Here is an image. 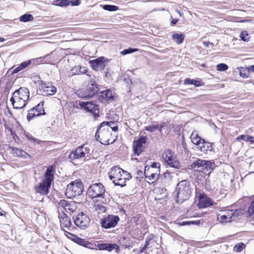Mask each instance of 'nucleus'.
Returning <instances> with one entry per match:
<instances>
[{
  "label": "nucleus",
  "instance_id": "46",
  "mask_svg": "<svg viewBox=\"0 0 254 254\" xmlns=\"http://www.w3.org/2000/svg\"><path fill=\"white\" fill-rule=\"evenodd\" d=\"M76 94L77 95L78 97L81 98H90L89 97H88V93L86 92V91L84 92L83 91L81 90L77 91L76 92Z\"/></svg>",
  "mask_w": 254,
  "mask_h": 254
},
{
  "label": "nucleus",
  "instance_id": "47",
  "mask_svg": "<svg viewBox=\"0 0 254 254\" xmlns=\"http://www.w3.org/2000/svg\"><path fill=\"white\" fill-rule=\"evenodd\" d=\"M228 68V66L227 64H219L217 65L216 68L218 71H225L227 70Z\"/></svg>",
  "mask_w": 254,
  "mask_h": 254
},
{
  "label": "nucleus",
  "instance_id": "56",
  "mask_svg": "<svg viewBox=\"0 0 254 254\" xmlns=\"http://www.w3.org/2000/svg\"><path fill=\"white\" fill-rule=\"evenodd\" d=\"M71 3L72 5L77 6L79 5L80 3V0H70L69 2Z\"/></svg>",
  "mask_w": 254,
  "mask_h": 254
},
{
  "label": "nucleus",
  "instance_id": "2",
  "mask_svg": "<svg viewBox=\"0 0 254 254\" xmlns=\"http://www.w3.org/2000/svg\"><path fill=\"white\" fill-rule=\"evenodd\" d=\"M29 97V91L27 88L20 87L12 94L10 101L14 108L22 109L26 105V102Z\"/></svg>",
  "mask_w": 254,
  "mask_h": 254
},
{
  "label": "nucleus",
  "instance_id": "8",
  "mask_svg": "<svg viewBox=\"0 0 254 254\" xmlns=\"http://www.w3.org/2000/svg\"><path fill=\"white\" fill-rule=\"evenodd\" d=\"M164 162L170 167L176 169H180L181 165L176 156L173 155V153L170 150H165L162 155Z\"/></svg>",
  "mask_w": 254,
  "mask_h": 254
},
{
  "label": "nucleus",
  "instance_id": "3",
  "mask_svg": "<svg viewBox=\"0 0 254 254\" xmlns=\"http://www.w3.org/2000/svg\"><path fill=\"white\" fill-rule=\"evenodd\" d=\"M191 186L190 182L182 180L179 182L176 188V201L178 203H182L188 200L191 194Z\"/></svg>",
  "mask_w": 254,
  "mask_h": 254
},
{
  "label": "nucleus",
  "instance_id": "12",
  "mask_svg": "<svg viewBox=\"0 0 254 254\" xmlns=\"http://www.w3.org/2000/svg\"><path fill=\"white\" fill-rule=\"evenodd\" d=\"M58 208L64 209L67 213H72L76 209V203L75 201H67L61 199L58 203Z\"/></svg>",
  "mask_w": 254,
  "mask_h": 254
},
{
  "label": "nucleus",
  "instance_id": "21",
  "mask_svg": "<svg viewBox=\"0 0 254 254\" xmlns=\"http://www.w3.org/2000/svg\"><path fill=\"white\" fill-rule=\"evenodd\" d=\"M42 85H41L43 92L46 95H54L56 91L57 88L52 85H47L46 83L42 82Z\"/></svg>",
  "mask_w": 254,
  "mask_h": 254
},
{
  "label": "nucleus",
  "instance_id": "25",
  "mask_svg": "<svg viewBox=\"0 0 254 254\" xmlns=\"http://www.w3.org/2000/svg\"><path fill=\"white\" fill-rule=\"evenodd\" d=\"M74 242L76 243L77 244L82 246L83 247L93 249H94L93 246L94 244L90 243L87 241L86 239H71Z\"/></svg>",
  "mask_w": 254,
  "mask_h": 254
},
{
  "label": "nucleus",
  "instance_id": "61",
  "mask_svg": "<svg viewBox=\"0 0 254 254\" xmlns=\"http://www.w3.org/2000/svg\"><path fill=\"white\" fill-rule=\"evenodd\" d=\"M209 44H210L209 42H203V45H204V47H207L209 46Z\"/></svg>",
  "mask_w": 254,
  "mask_h": 254
},
{
  "label": "nucleus",
  "instance_id": "64",
  "mask_svg": "<svg viewBox=\"0 0 254 254\" xmlns=\"http://www.w3.org/2000/svg\"><path fill=\"white\" fill-rule=\"evenodd\" d=\"M5 41V39L3 38L0 37V42H2Z\"/></svg>",
  "mask_w": 254,
  "mask_h": 254
},
{
  "label": "nucleus",
  "instance_id": "28",
  "mask_svg": "<svg viewBox=\"0 0 254 254\" xmlns=\"http://www.w3.org/2000/svg\"><path fill=\"white\" fill-rule=\"evenodd\" d=\"M191 142L196 146V147L202 142V139L199 137L196 131L193 132L190 136Z\"/></svg>",
  "mask_w": 254,
  "mask_h": 254
},
{
  "label": "nucleus",
  "instance_id": "23",
  "mask_svg": "<svg viewBox=\"0 0 254 254\" xmlns=\"http://www.w3.org/2000/svg\"><path fill=\"white\" fill-rule=\"evenodd\" d=\"M175 175L171 172L166 171L162 177V181L165 184L169 185L170 183L173 182Z\"/></svg>",
  "mask_w": 254,
  "mask_h": 254
},
{
  "label": "nucleus",
  "instance_id": "57",
  "mask_svg": "<svg viewBox=\"0 0 254 254\" xmlns=\"http://www.w3.org/2000/svg\"><path fill=\"white\" fill-rule=\"evenodd\" d=\"M190 223H192V224H197L198 222H195V221H192V222H183L182 224H181V225H185L186 224H190Z\"/></svg>",
  "mask_w": 254,
  "mask_h": 254
},
{
  "label": "nucleus",
  "instance_id": "58",
  "mask_svg": "<svg viewBox=\"0 0 254 254\" xmlns=\"http://www.w3.org/2000/svg\"><path fill=\"white\" fill-rule=\"evenodd\" d=\"M194 85L196 86H199L201 85L200 81L194 80Z\"/></svg>",
  "mask_w": 254,
  "mask_h": 254
},
{
  "label": "nucleus",
  "instance_id": "59",
  "mask_svg": "<svg viewBox=\"0 0 254 254\" xmlns=\"http://www.w3.org/2000/svg\"><path fill=\"white\" fill-rule=\"evenodd\" d=\"M248 70L254 72V65H250L248 67Z\"/></svg>",
  "mask_w": 254,
  "mask_h": 254
},
{
  "label": "nucleus",
  "instance_id": "49",
  "mask_svg": "<svg viewBox=\"0 0 254 254\" xmlns=\"http://www.w3.org/2000/svg\"><path fill=\"white\" fill-rule=\"evenodd\" d=\"M241 39L244 41H248L249 39V34L247 31H242L240 35Z\"/></svg>",
  "mask_w": 254,
  "mask_h": 254
},
{
  "label": "nucleus",
  "instance_id": "53",
  "mask_svg": "<svg viewBox=\"0 0 254 254\" xmlns=\"http://www.w3.org/2000/svg\"><path fill=\"white\" fill-rule=\"evenodd\" d=\"M96 210H98L99 212H103L106 211V207L102 205H97L96 206Z\"/></svg>",
  "mask_w": 254,
  "mask_h": 254
},
{
  "label": "nucleus",
  "instance_id": "60",
  "mask_svg": "<svg viewBox=\"0 0 254 254\" xmlns=\"http://www.w3.org/2000/svg\"><path fill=\"white\" fill-rule=\"evenodd\" d=\"M178 21V20L177 19H174L172 20L171 23L173 25L177 23V22Z\"/></svg>",
  "mask_w": 254,
  "mask_h": 254
},
{
  "label": "nucleus",
  "instance_id": "36",
  "mask_svg": "<svg viewBox=\"0 0 254 254\" xmlns=\"http://www.w3.org/2000/svg\"><path fill=\"white\" fill-rule=\"evenodd\" d=\"M41 115L40 111L37 112L35 109H31L28 111L27 118L28 120H31L33 117Z\"/></svg>",
  "mask_w": 254,
  "mask_h": 254
},
{
  "label": "nucleus",
  "instance_id": "63",
  "mask_svg": "<svg viewBox=\"0 0 254 254\" xmlns=\"http://www.w3.org/2000/svg\"><path fill=\"white\" fill-rule=\"evenodd\" d=\"M176 11H177V12L179 14V15H180V16H181V17H182V14L181 13V12L180 11H179V10H176Z\"/></svg>",
  "mask_w": 254,
  "mask_h": 254
},
{
  "label": "nucleus",
  "instance_id": "45",
  "mask_svg": "<svg viewBox=\"0 0 254 254\" xmlns=\"http://www.w3.org/2000/svg\"><path fill=\"white\" fill-rule=\"evenodd\" d=\"M138 50V49H132V48H128L127 49H125L121 52V54L122 55H126L128 54L132 53L133 52H136Z\"/></svg>",
  "mask_w": 254,
  "mask_h": 254
},
{
  "label": "nucleus",
  "instance_id": "44",
  "mask_svg": "<svg viewBox=\"0 0 254 254\" xmlns=\"http://www.w3.org/2000/svg\"><path fill=\"white\" fill-rule=\"evenodd\" d=\"M103 9L110 11H114L118 9V7L116 5L106 4L103 6Z\"/></svg>",
  "mask_w": 254,
  "mask_h": 254
},
{
  "label": "nucleus",
  "instance_id": "33",
  "mask_svg": "<svg viewBox=\"0 0 254 254\" xmlns=\"http://www.w3.org/2000/svg\"><path fill=\"white\" fill-rule=\"evenodd\" d=\"M162 127L163 126L162 125H159L158 124H156L147 127L145 128V130L151 132H155L156 130H159V131L161 132V129Z\"/></svg>",
  "mask_w": 254,
  "mask_h": 254
},
{
  "label": "nucleus",
  "instance_id": "26",
  "mask_svg": "<svg viewBox=\"0 0 254 254\" xmlns=\"http://www.w3.org/2000/svg\"><path fill=\"white\" fill-rule=\"evenodd\" d=\"M60 223L61 226L63 228H68L71 225L70 218L65 214H64L63 216L60 218Z\"/></svg>",
  "mask_w": 254,
  "mask_h": 254
},
{
  "label": "nucleus",
  "instance_id": "51",
  "mask_svg": "<svg viewBox=\"0 0 254 254\" xmlns=\"http://www.w3.org/2000/svg\"><path fill=\"white\" fill-rule=\"evenodd\" d=\"M33 109H35L37 112L40 111L41 115H42L43 114V112H44L43 108V105H40V104L33 108Z\"/></svg>",
  "mask_w": 254,
  "mask_h": 254
},
{
  "label": "nucleus",
  "instance_id": "29",
  "mask_svg": "<svg viewBox=\"0 0 254 254\" xmlns=\"http://www.w3.org/2000/svg\"><path fill=\"white\" fill-rule=\"evenodd\" d=\"M101 125L105 126V128L108 127L109 128V130L114 131H117L118 130V126L116 123L113 122H104L101 124Z\"/></svg>",
  "mask_w": 254,
  "mask_h": 254
},
{
  "label": "nucleus",
  "instance_id": "43",
  "mask_svg": "<svg viewBox=\"0 0 254 254\" xmlns=\"http://www.w3.org/2000/svg\"><path fill=\"white\" fill-rule=\"evenodd\" d=\"M237 139H242L246 141L251 142L253 143L254 142V138L252 136L248 135H241L238 137Z\"/></svg>",
  "mask_w": 254,
  "mask_h": 254
},
{
  "label": "nucleus",
  "instance_id": "10",
  "mask_svg": "<svg viewBox=\"0 0 254 254\" xmlns=\"http://www.w3.org/2000/svg\"><path fill=\"white\" fill-rule=\"evenodd\" d=\"M196 198L198 201L197 205L199 208H206L213 205L212 200L200 191H196Z\"/></svg>",
  "mask_w": 254,
  "mask_h": 254
},
{
  "label": "nucleus",
  "instance_id": "35",
  "mask_svg": "<svg viewBox=\"0 0 254 254\" xmlns=\"http://www.w3.org/2000/svg\"><path fill=\"white\" fill-rule=\"evenodd\" d=\"M13 154L18 157L26 158L29 154L21 149L15 148L13 150Z\"/></svg>",
  "mask_w": 254,
  "mask_h": 254
},
{
  "label": "nucleus",
  "instance_id": "41",
  "mask_svg": "<svg viewBox=\"0 0 254 254\" xmlns=\"http://www.w3.org/2000/svg\"><path fill=\"white\" fill-rule=\"evenodd\" d=\"M20 21L21 22H28L32 21L33 19V17L31 14H25L20 17Z\"/></svg>",
  "mask_w": 254,
  "mask_h": 254
},
{
  "label": "nucleus",
  "instance_id": "22",
  "mask_svg": "<svg viewBox=\"0 0 254 254\" xmlns=\"http://www.w3.org/2000/svg\"><path fill=\"white\" fill-rule=\"evenodd\" d=\"M53 170V168L52 166H50L47 169L45 174V179L43 180V181L50 186L54 180V175L52 173Z\"/></svg>",
  "mask_w": 254,
  "mask_h": 254
},
{
  "label": "nucleus",
  "instance_id": "16",
  "mask_svg": "<svg viewBox=\"0 0 254 254\" xmlns=\"http://www.w3.org/2000/svg\"><path fill=\"white\" fill-rule=\"evenodd\" d=\"M160 174V170L157 169V171L154 170H150L149 169L147 171L145 170L144 174L145 177L146 179L147 182L150 183L152 182L153 183L158 178V175Z\"/></svg>",
  "mask_w": 254,
  "mask_h": 254
},
{
  "label": "nucleus",
  "instance_id": "55",
  "mask_svg": "<svg viewBox=\"0 0 254 254\" xmlns=\"http://www.w3.org/2000/svg\"><path fill=\"white\" fill-rule=\"evenodd\" d=\"M240 75L244 78L247 77L248 75L246 73V70L245 69H241L240 70Z\"/></svg>",
  "mask_w": 254,
  "mask_h": 254
},
{
  "label": "nucleus",
  "instance_id": "39",
  "mask_svg": "<svg viewBox=\"0 0 254 254\" xmlns=\"http://www.w3.org/2000/svg\"><path fill=\"white\" fill-rule=\"evenodd\" d=\"M173 38L177 44H180L183 42L184 36L181 34L176 33L173 34Z\"/></svg>",
  "mask_w": 254,
  "mask_h": 254
},
{
  "label": "nucleus",
  "instance_id": "9",
  "mask_svg": "<svg viewBox=\"0 0 254 254\" xmlns=\"http://www.w3.org/2000/svg\"><path fill=\"white\" fill-rule=\"evenodd\" d=\"M73 219L75 225L83 229L87 227L90 221L89 217L83 212L73 217Z\"/></svg>",
  "mask_w": 254,
  "mask_h": 254
},
{
  "label": "nucleus",
  "instance_id": "62",
  "mask_svg": "<svg viewBox=\"0 0 254 254\" xmlns=\"http://www.w3.org/2000/svg\"><path fill=\"white\" fill-rule=\"evenodd\" d=\"M3 212H4V211L0 207V216L3 215L4 214Z\"/></svg>",
  "mask_w": 254,
  "mask_h": 254
},
{
  "label": "nucleus",
  "instance_id": "42",
  "mask_svg": "<svg viewBox=\"0 0 254 254\" xmlns=\"http://www.w3.org/2000/svg\"><path fill=\"white\" fill-rule=\"evenodd\" d=\"M246 247L245 245L243 243H239L235 245L234 251L237 253L242 252Z\"/></svg>",
  "mask_w": 254,
  "mask_h": 254
},
{
  "label": "nucleus",
  "instance_id": "11",
  "mask_svg": "<svg viewBox=\"0 0 254 254\" xmlns=\"http://www.w3.org/2000/svg\"><path fill=\"white\" fill-rule=\"evenodd\" d=\"M79 105L85 111L91 113L95 117L99 113L98 106L94 102H79Z\"/></svg>",
  "mask_w": 254,
  "mask_h": 254
},
{
  "label": "nucleus",
  "instance_id": "4",
  "mask_svg": "<svg viewBox=\"0 0 254 254\" xmlns=\"http://www.w3.org/2000/svg\"><path fill=\"white\" fill-rule=\"evenodd\" d=\"M83 190V186L81 181L76 180L67 186L65 194L68 198L79 195Z\"/></svg>",
  "mask_w": 254,
  "mask_h": 254
},
{
  "label": "nucleus",
  "instance_id": "52",
  "mask_svg": "<svg viewBox=\"0 0 254 254\" xmlns=\"http://www.w3.org/2000/svg\"><path fill=\"white\" fill-rule=\"evenodd\" d=\"M76 69H79V72L82 74H86L87 75L90 76V75H89L87 73V70L85 68V67H82L81 66H77L75 67Z\"/></svg>",
  "mask_w": 254,
  "mask_h": 254
},
{
  "label": "nucleus",
  "instance_id": "40",
  "mask_svg": "<svg viewBox=\"0 0 254 254\" xmlns=\"http://www.w3.org/2000/svg\"><path fill=\"white\" fill-rule=\"evenodd\" d=\"M26 138L32 143L34 144H38L41 142V140L39 139L35 138L31 134L28 133L26 134Z\"/></svg>",
  "mask_w": 254,
  "mask_h": 254
},
{
  "label": "nucleus",
  "instance_id": "7",
  "mask_svg": "<svg viewBox=\"0 0 254 254\" xmlns=\"http://www.w3.org/2000/svg\"><path fill=\"white\" fill-rule=\"evenodd\" d=\"M109 128H105V126L101 125L98 128L95 134L96 139L103 144L110 143L111 138V131L109 130Z\"/></svg>",
  "mask_w": 254,
  "mask_h": 254
},
{
  "label": "nucleus",
  "instance_id": "20",
  "mask_svg": "<svg viewBox=\"0 0 254 254\" xmlns=\"http://www.w3.org/2000/svg\"><path fill=\"white\" fill-rule=\"evenodd\" d=\"M204 160L197 159L190 164V167L195 171L203 172Z\"/></svg>",
  "mask_w": 254,
  "mask_h": 254
},
{
  "label": "nucleus",
  "instance_id": "50",
  "mask_svg": "<svg viewBox=\"0 0 254 254\" xmlns=\"http://www.w3.org/2000/svg\"><path fill=\"white\" fill-rule=\"evenodd\" d=\"M160 164L159 163L154 162L151 165V168L150 170H154L157 171V169L159 170Z\"/></svg>",
  "mask_w": 254,
  "mask_h": 254
},
{
  "label": "nucleus",
  "instance_id": "34",
  "mask_svg": "<svg viewBox=\"0 0 254 254\" xmlns=\"http://www.w3.org/2000/svg\"><path fill=\"white\" fill-rule=\"evenodd\" d=\"M154 191L155 193H160V197H159L158 196V197L157 198H156V199H161L162 198H165V197L167 196V193H166V190L165 189H163V188H156L155 190H154ZM158 195H159L158 194H157Z\"/></svg>",
  "mask_w": 254,
  "mask_h": 254
},
{
  "label": "nucleus",
  "instance_id": "31",
  "mask_svg": "<svg viewBox=\"0 0 254 254\" xmlns=\"http://www.w3.org/2000/svg\"><path fill=\"white\" fill-rule=\"evenodd\" d=\"M211 146L209 143L206 142L204 140H202V142L197 147V148L199 149L201 152L205 153L208 150H211Z\"/></svg>",
  "mask_w": 254,
  "mask_h": 254
},
{
  "label": "nucleus",
  "instance_id": "32",
  "mask_svg": "<svg viewBox=\"0 0 254 254\" xmlns=\"http://www.w3.org/2000/svg\"><path fill=\"white\" fill-rule=\"evenodd\" d=\"M32 63V60H28L22 63L19 66L16 67L14 70L13 72L14 73H17L22 69L27 67Z\"/></svg>",
  "mask_w": 254,
  "mask_h": 254
},
{
  "label": "nucleus",
  "instance_id": "38",
  "mask_svg": "<svg viewBox=\"0 0 254 254\" xmlns=\"http://www.w3.org/2000/svg\"><path fill=\"white\" fill-rule=\"evenodd\" d=\"M69 4L68 0H55L53 4L59 6H66Z\"/></svg>",
  "mask_w": 254,
  "mask_h": 254
},
{
  "label": "nucleus",
  "instance_id": "37",
  "mask_svg": "<svg viewBox=\"0 0 254 254\" xmlns=\"http://www.w3.org/2000/svg\"><path fill=\"white\" fill-rule=\"evenodd\" d=\"M217 220L221 223H227L231 221V219H228L226 215L220 212L217 215Z\"/></svg>",
  "mask_w": 254,
  "mask_h": 254
},
{
  "label": "nucleus",
  "instance_id": "19",
  "mask_svg": "<svg viewBox=\"0 0 254 254\" xmlns=\"http://www.w3.org/2000/svg\"><path fill=\"white\" fill-rule=\"evenodd\" d=\"M50 185L44 181H42L38 185L35 187L36 192L40 193L43 195H46L49 193V189Z\"/></svg>",
  "mask_w": 254,
  "mask_h": 254
},
{
  "label": "nucleus",
  "instance_id": "15",
  "mask_svg": "<svg viewBox=\"0 0 254 254\" xmlns=\"http://www.w3.org/2000/svg\"><path fill=\"white\" fill-rule=\"evenodd\" d=\"M105 58L102 57L89 61L90 64L94 70H99L105 66Z\"/></svg>",
  "mask_w": 254,
  "mask_h": 254
},
{
  "label": "nucleus",
  "instance_id": "24",
  "mask_svg": "<svg viewBox=\"0 0 254 254\" xmlns=\"http://www.w3.org/2000/svg\"><path fill=\"white\" fill-rule=\"evenodd\" d=\"M99 250H106L108 251H111L112 250L115 249L116 252L117 253L119 250V247L116 244H98L97 246Z\"/></svg>",
  "mask_w": 254,
  "mask_h": 254
},
{
  "label": "nucleus",
  "instance_id": "17",
  "mask_svg": "<svg viewBox=\"0 0 254 254\" xmlns=\"http://www.w3.org/2000/svg\"><path fill=\"white\" fill-rule=\"evenodd\" d=\"M99 88L98 85L95 83L94 81H90V83L87 86L86 92L88 93V97L92 98L94 95L98 93Z\"/></svg>",
  "mask_w": 254,
  "mask_h": 254
},
{
  "label": "nucleus",
  "instance_id": "30",
  "mask_svg": "<svg viewBox=\"0 0 254 254\" xmlns=\"http://www.w3.org/2000/svg\"><path fill=\"white\" fill-rule=\"evenodd\" d=\"M215 167L216 165L213 161L204 160L203 164V172L205 171H209L211 170H213Z\"/></svg>",
  "mask_w": 254,
  "mask_h": 254
},
{
  "label": "nucleus",
  "instance_id": "13",
  "mask_svg": "<svg viewBox=\"0 0 254 254\" xmlns=\"http://www.w3.org/2000/svg\"><path fill=\"white\" fill-rule=\"evenodd\" d=\"M119 220L120 219L117 216L109 215L103 219L101 223L102 226L106 229L114 227L117 225Z\"/></svg>",
  "mask_w": 254,
  "mask_h": 254
},
{
  "label": "nucleus",
  "instance_id": "27",
  "mask_svg": "<svg viewBox=\"0 0 254 254\" xmlns=\"http://www.w3.org/2000/svg\"><path fill=\"white\" fill-rule=\"evenodd\" d=\"M34 63L41 64H49L51 62L50 55L47 54L43 57L35 58L31 60Z\"/></svg>",
  "mask_w": 254,
  "mask_h": 254
},
{
  "label": "nucleus",
  "instance_id": "5",
  "mask_svg": "<svg viewBox=\"0 0 254 254\" xmlns=\"http://www.w3.org/2000/svg\"><path fill=\"white\" fill-rule=\"evenodd\" d=\"M105 192V188L100 183L91 185L87 190V194L91 198H104Z\"/></svg>",
  "mask_w": 254,
  "mask_h": 254
},
{
  "label": "nucleus",
  "instance_id": "54",
  "mask_svg": "<svg viewBox=\"0 0 254 254\" xmlns=\"http://www.w3.org/2000/svg\"><path fill=\"white\" fill-rule=\"evenodd\" d=\"M194 79L190 78L186 79L184 81L185 84H192L194 85Z\"/></svg>",
  "mask_w": 254,
  "mask_h": 254
},
{
  "label": "nucleus",
  "instance_id": "14",
  "mask_svg": "<svg viewBox=\"0 0 254 254\" xmlns=\"http://www.w3.org/2000/svg\"><path fill=\"white\" fill-rule=\"evenodd\" d=\"M146 138L141 136L136 141L133 142V151L135 155L138 156L143 151L144 147L143 145L146 142Z\"/></svg>",
  "mask_w": 254,
  "mask_h": 254
},
{
  "label": "nucleus",
  "instance_id": "18",
  "mask_svg": "<svg viewBox=\"0 0 254 254\" xmlns=\"http://www.w3.org/2000/svg\"><path fill=\"white\" fill-rule=\"evenodd\" d=\"M113 98V94L110 90H106L102 91L99 97V100L102 103H106L111 100Z\"/></svg>",
  "mask_w": 254,
  "mask_h": 254
},
{
  "label": "nucleus",
  "instance_id": "1",
  "mask_svg": "<svg viewBox=\"0 0 254 254\" xmlns=\"http://www.w3.org/2000/svg\"><path fill=\"white\" fill-rule=\"evenodd\" d=\"M109 179L116 186L124 187L126 185L127 180H129L131 176L130 174L118 166L112 167L109 173Z\"/></svg>",
  "mask_w": 254,
  "mask_h": 254
},
{
  "label": "nucleus",
  "instance_id": "48",
  "mask_svg": "<svg viewBox=\"0 0 254 254\" xmlns=\"http://www.w3.org/2000/svg\"><path fill=\"white\" fill-rule=\"evenodd\" d=\"M221 212L223 214L226 215V216H227L228 219H232V217L234 213L232 210H230L221 211Z\"/></svg>",
  "mask_w": 254,
  "mask_h": 254
},
{
  "label": "nucleus",
  "instance_id": "6",
  "mask_svg": "<svg viewBox=\"0 0 254 254\" xmlns=\"http://www.w3.org/2000/svg\"><path fill=\"white\" fill-rule=\"evenodd\" d=\"M91 154L90 148L86 145H82L73 151L69 155V158L71 160L76 159H89Z\"/></svg>",
  "mask_w": 254,
  "mask_h": 254
}]
</instances>
